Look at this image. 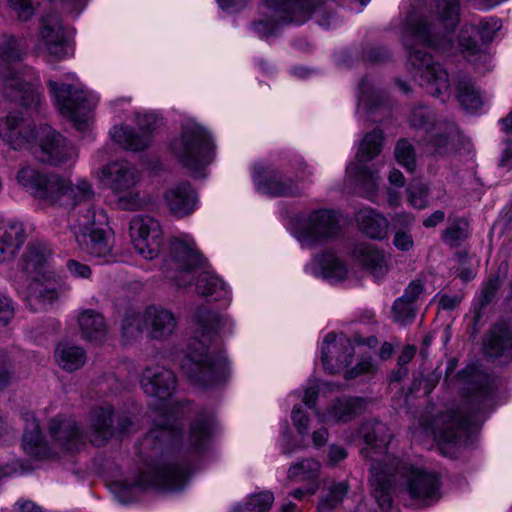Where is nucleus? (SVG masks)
I'll return each instance as SVG.
<instances>
[{"instance_id":"bf43d9fd","label":"nucleus","mask_w":512,"mask_h":512,"mask_svg":"<svg viewBox=\"0 0 512 512\" xmlns=\"http://www.w3.org/2000/svg\"><path fill=\"white\" fill-rule=\"evenodd\" d=\"M374 371V365L370 357H362L357 364L344 374L345 379L351 380L360 375L370 374Z\"/></svg>"},{"instance_id":"6ab92c4d","label":"nucleus","mask_w":512,"mask_h":512,"mask_svg":"<svg viewBox=\"0 0 512 512\" xmlns=\"http://www.w3.org/2000/svg\"><path fill=\"white\" fill-rule=\"evenodd\" d=\"M53 252L47 243L39 240L30 241L19 261L22 272L33 279H43L48 283L56 282L57 275L51 268Z\"/></svg>"},{"instance_id":"2f4dec72","label":"nucleus","mask_w":512,"mask_h":512,"mask_svg":"<svg viewBox=\"0 0 512 512\" xmlns=\"http://www.w3.org/2000/svg\"><path fill=\"white\" fill-rule=\"evenodd\" d=\"M165 200L174 215L183 217L194 211L197 194L190 183L180 182L166 191Z\"/></svg>"},{"instance_id":"c03bdc74","label":"nucleus","mask_w":512,"mask_h":512,"mask_svg":"<svg viewBox=\"0 0 512 512\" xmlns=\"http://www.w3.org/2000/svg\"><path fill=\"white\" fill-rule=\"evenodd\" d=\"M315 261L323 278L331 282H339L345 279L347 268L334 254L330 252L323 253Z\"/></svg>"},{"instance_id":"423d86ee","label":"nucleus","mask_w":512,"mask_h":512,"mask_svg":"<svg viewBox=\"0 0 512 512\" xmlns=\"http://www.w3.org/2000/svg\"><path fill=\"white\" fill-rule=\"evenodd\" d=\"M386 479L389 481L388 491L391 499L393 485L395 487L399 485L419 507L430 506L440 499V481L436 473L415 468L398 458L391 460ZM380 508L389 511L392 505Z\"/></svg>"},{"instance_id":"0e129e2a","label":"nucleus","mask_w":512,"mask_h":512,"mask_svg":"<svg viewBox=\"0 0 512 512\" xmlns=\"http://www.w3.org/2000/svg\"><path fill=\"white\" fill-rule=\"evenodd\" d=\"M13 316L14 306L12 300L0 291V325H7Z\"/></svg>"},{"instance_id":"0eeeda50","label":"nucleus","mask_w":512,"mask_h":512,"mask_svg":"<svg viewBox=\"0 0 512 512\" xmlns=\"http://www.w3.org/2000/svg\"><path fill=\"white\" fill-rule=\"evenodd\" d=\"M323 0H263L260 18L253 22L261 38L274 35L279 24H302L321 11Z\"/></svg>"},{"instance_id":"69168bd1","label":"nucleus","mask_w":512,"mask_h":512,"mask_svg":"<svg viewBox=\"0 0 512 512\" xmlns=\"http://www.w3.org/2000/svg\"><path fill=\"white\" fill-rule=\"evenodd\" d=\"M393 244L398 250L408 251L413 247L414 242L409 231L398 230L394 235Z\"/></svg>"},{"instance_id":"8fccbe9b","label":"nucleus","mask_w":512,"mask_h":512,"mask_svg":"<svg viewBox=\"0 0 512 512\" xmlns=\"http://www.w3.org/2000/svg\"><path fill=\"white\" fill-rule=\"evenodd\" d=\"M468 222L462 218H455L449 222V225L442 232L444 243L455 247L458 246L468 236Z\"/></svg>"},{"instance_id":"bb28decb","label":"nucleus","mask_w":512,"mask_h":512,"mask_svg":"<svg viewBox=\"0 0 512 512\" xmlns=\"http://www.w3.org/2000/svg\"><path fill=\"white\" fill-rule=\"evenodd\" d=\"M40 38L49 55L62 59L68 55V40L62 19L58 14H48L42 18Z\"/></svg>"},{"instance_id":"f8f14e48","label":"nucleus","mask_w":512,"mask_h":512,"mask_svg":"<svg viewBox=\"0 0 512 512\" xmlns=\"http://www.w3.org/2000/svg\"><path fill=\"white\" fill-rule=\"evenodd\" d=\"M98 216H102L100 213ZM78 248L85 254L95 258L99 264H109L118 261L113 252L110 237L97 225V213L89 212L79 215L71 224Z\"/></svg>"},{"instance_id":"58836bf2","label":"nucleus","mask_w":512,"mask_h":512,"mask_svg":"<svg viewBox=\"0 0 512 512\" xmlns=\"http://www.w3.org/2000/svg\"><path fill=\"white\" fill-rule=\"evenodd\" d=\"M354 257L369 270L374 277H382L387 272L383 253L368 243H361L353 250Z\"/></svg>"},{"instance_id":"052dcab7","label":"nucleus","mask_w":512,"mask_h":512,"mask_svg":"<svg viewBox=\"0 0 512 512\" xmlns=\"http://www.w3.org/2000/svg\"><path fill=\"white\" fill-rule=\"evenodd\" d=\"M291 419L293 422L294 427L301 435L308 434L309 431V418L304 413L300 405H295L292 413H291Z\"/></svg>"},{"instance_id":"9b49d317","label":"nucleus","mask_w":512,"mask_h":512,"mask_svg":"<svg viewBox=\"0 0 512 512\" xmlns=\"http://www.w3.org/2000/svg\"><path fill=\"white\" fill-rule=\"evenodd\" d=\"M59 112L67 117L78 131H85L92 119V111L97 105V98L90 92L76 89L50 79L47 83Z\"/></svg>"},{"instance_id":"b1692460","label":"nucleus","mask_w":512,"mask_h":512,"mask_svg":"<svg viewBox=\"0 0 512 512\" xmlns=\"http://www.w3.org/2000/svg\"><path fill=\"white\" fill-rule=\"evenodd\" d=\"M256 189L274 197L296 196L300 189L296 182L270 166L257 164L253 171Z\"/></svg>"},{"instance_id":"4be33fe9","label":"nucleus","mask_w":512,"mask_h":512,"mask_svg":"<svg viewBox=\"0 0 512 512\" xmlns=\"http://www.w3.org/2000/svg\"><path fill=\"white\" fill-rule=\"evenodd\" d=\"M58 177L57 174H46L30 165L20 167L16 173V181L23 190L34 199L49 205L58 185Z\"/></svg>"},{"instance_id":"4468645a","label":"nucleus","mask_w":512,"mask_h":512,"mask_svg":"<svg viewBox=\"0 0 512 512\" xmlns=\"http://www.w3.org/2000/svg\"><path fill=\"white\" fill-rule=\"evenodd\" d=\"M95 191L90 182L85 179L78 180L73 184L69 179L59 175L58 185L52 196L50 206L62 207L66 210H73V217L85 215L89 212L96 213L93 201Z\"/></svg>"},{"instance_id":"864d4df0","label":"nucleus","mask_w":512,"mask_h":512,"mask_svg":"<svg viewBox=\"0 0 512 512\" xmlns=\"http://www.w3.org/2000/svg\"><path fill=\"white\" fill-rule=\"evenodd\" d=\"M15 363L5 350H0V392L9 387L15 380Z\"/></svg>"},{"instance_id":"c85d7f7f","label":"nucleus","mask_w":512,"mask_h":512,"mask_svg":"<svg viewBox=\"0 0 512 512\" xmlns=\"http://www.w3.org/2000/svg\"><path fill=\"white\" fill-rule=\"evenodd\" d=\"M145 325L148 335L155 340H166L171 337L177 328V318L168 309L150 306L144 312Z\"/></svg>"},{"instance_id":"49530a36","label":"nucleus","mask_w":512,"mask_h":512,"mask_svg":"<svg viewBox=\"0 0 512 512\" xmlns=\"http://www.w3.org/2000/svg\"><path fill=\"white\" fill-rule=\"evenodd\" d=\"M441 120L442 119H438L434 112L426 106L414 107L409 116L410 126L416 130H423L425 134Z\"/></svg>"},{"instance_id":"09e8293b","label":"nucleus","mask_w":512,"mask_h":512,"mask_svg":"<svg viewBox=\"0 0 512 512\" xmlns=\"http://www.w3.org/2000/svg\"><path fill=\"white\" fill-rule=\"evenodd\" d=\"M501 286L499 274H493L484 283L479 305L474 308L473 324L477 326L481 319V310L486 307L495 297L496 292Z\"/></svg>"},{"instance_id":"dca6fc26","label":"nucleus","mask_w":512,"mask_h":512,"mask_svg":"<svg viewBox=\"0 0 512 512\" xmlns=\"http://www.w3.org/2000/svg\"><path fill=\"white\" fill-rule=\"evenodd\" d=\"M34 154L38 161L52 166L72 165L78 156L75 146L50 127L43 128Z\"/></svg>"},{"instance_id":"f3484780","label":"nucleus","mask_w":512,"mask_h":512,"mask_svg":"<svg viewBox=\"0 0 512 512\" xmlns=\"http://www.w3.org/2000/svg\"><path fill=\"white\" fill-rule=\"evenodd\" d=\"M130 237L135 250L145 259H154L160 252L162 230L150 216L136 215L130 221Z\"/></svg>"},{"instance_id":"5701e85b","label":"nucleus","mask_w":512,"mask_h":512,"mask_svg":"<svg viewBox=\"0 0 512 512\" xmlns=\"http://www.w3.org/2000/svg\"><path fill=\"white\" fill-rule=\"evenodd\" d=\"M354 346L345 335L336 336L328 333L322 343L321 360L325 371L330 374L339 373L347 367L353 358Z\"/></svg>"},{"instance_id":"680f3d73","label":"nucleus","mask_w":512,"mask_h":512,"mask_svg":"<svg viewBox=\"0 0 512 512\" xmlns=\"http://www.w3.org/2000/svg\"><path fill=\"white\" fill-rule=\"evenodd\" d=\"M68 272L75 278L89 279L92 275L90 266L75 259H69L66 262Z\"/></svg>"},{"instance_id":"f704fd0d","label":"nucleus","mask_w":512,"mask_h":512,"mask_svg":"<svg viewBox=\"0 0 512 512\" xmlns=\"http://www.w3.org/2000/svg\"><path fill=\"white\" fill-rule=\"evenodd\" d=\"M365 409V400L360 397H340L327 408L328 421L349 422L358 417Z\"/></svg>"},{"instance_id":"a878e982","label":"nucleus","mask_w":512,"mask_h":512,"mask_svg":"<svg viewBox=\"0 0 512 512\" xmlns=\"http://www.w3.org/2000/svg\"><path fill=\"white\" fill-rule=\"evenodd\" d=\"M140 385L148 396L166 400L176 388V377L172 370L164 366H148L142 372Z\"/></svg>"},{"instance_id":"f257e3e1","label":"nucleus","mask_w":512,"mask_h":512,"mask_svg":"<svg viewBox=\"0 0 512 512\" xmlns=\"http://www.w3.org/2000/svg\"><path fill=\"white\" fill-rule=\"evenodd\" d=\"M214 418L210 412H200L191 424L188 437L182 441L180 418L171 412L159 414L151 428L139 443V455L144 468L135 480L116 481L112 492L122 504L134 501L138 492L149 487L169 491L182 490L188 480L190 467L187 463L172 461L171 451L181 450L198 454L205 450L212 432Z\"/></svg>"},{"instance_id":"20e7f679","label":"nucleus","mask_w":512,"mask_h":512,"mask_svg":"<svg viewBox=\"0 0 512 512\" xmlns=\"http://www.w3.org/2000/svg\"><path fill=\"white\" fill-rule=\"evenodd\" d=\"M468 413H453L443 416V425L436 430V436L443 443L455 446L466 445L480 415L485 412L493 399L494 386L491 378L482 372L472 371L466 387Z\"/></svg>"},{"instance_id":"9d476101","label":"nucleus","mask_w":512,"mask_h":512,"mask_svg":"<svg viewBox=\"0 0 512 512\" xmlns=\"http://www.w3.org/2000/svg\"><path fill=\"white\" fill-rule=\"evenodd\" d=\"M99 178L115 196V204L121 210L135 211L142 201L136 184L140 180L138 170L129 162L116 160L101 168Z\"/></svg>"},{"instance_id":"6e6d98bb","label":"nucleus","mask_w":512,"mask_h":512,"mask_svg":"<svg viewBox=\"0 0 512 512\" xmlns=\"http://www.w3.org/2000/svg\"><path fill=\"white\" fill-rule=\"evenodd\" d=\"M146 327L145 321H144V313H128L123 320V331L124 334L130 337H134L138 335L143 328Z\"/></svg>"},{"instance_id":"a211bd4d","label":"nucleus","mask_w":512,"mask_h":512,"mask_svg":"<svg viewBox=\"0 0 512 512\" xmlns=\"http://www.w3.org/2000/svg\"><path fill=\"white\" fill-rule=\"evenodd\" d=\"M338 231L336 213L329 209L314 210L301 220L298 238L304 245H312L333 237Z\"/></svg>"},{"instance_id":"aec40b11","label":"nucleus","mask_w":512,"mask_h":512,"mask_svg":"<svg viewBox=\"0 0 512 512\" xmlns=\"http://www.w3.org/2000/svg\"><path fill=\"white\" fill-rule=\"evenodd\" d=\"M49 435L53 455L57 450L63 452L79 451L88 439L78 423L70 417L56 416L49 421Z\"/></svg>"},{"instance_id":"6e6552de","label":"nucleus","mask_w":512,"mask_h":512,"mask_svg":"<svg viewBox=\"0 0 512 512\" xmlns=\"http://www.w3.org/2000/svg\"><path fill=\"white\" fill-rule=\"evenodd\" d=\"M361 432L366 444L361 453L365 458L372 460L370 482L374 497L380 507H390L389 481L386 476L387 470L391 467V462L382 466L375 456L382 455L386 451L391 440V434L387 425L378 420L364 423Z\"/></svg>"},{"instance_id":"e2e57ef3","label":"nucleus","mask_w":512,"mask_h":512,"mask_svg":"<svg viewBox=\"0 0 512 512\" xmlns=\"http://www.w3.org/2000/svg\"><path fill=\"white\" fill-rule=\"evenodd\" d=\"M359 102L365 103L370 107H374L379 105V103L374 100L373 94L376 93L374 87L370 83L368 78H363L359 83Z\"/></svg>"},{"instance_id":"f03ea898","label":"nucleus","mask_w":512,"mask_h":512,"mask_svg":"<svg viewBox=\"0 0 512 512\" xmlns=\"http://www.w3.org/2000/svg\"><path fill=\"white\" fill-rule=\"evenodd\" d=\"M459 0H436V22L411 13L407 19L408 38L404 45L414 76L425 91L446 102L451 96L447 71L418 45L448 51L453 46L452 32L459 22Z\"/></svg>"},{"instance_id":"393cba45","label":"nucleus","mask_w":512,"mask_h":512,"mask_svg":"<svg viewBox=\"0 0 512 512\" xmlns=\"http://www.w3.org/2000/svg\"><path fill=\"white\" fill-rule=\"evenodd\" d=\"M87 421L88 431L85 433L94 446H103L115 434L114 408L109 403L94 406L88 414Z\"/></svg>"},{"instance_id":"72a5a7b5","label":"nucleus","mask_w":512,"mask_h":512,"mask_svg":"<svg viewBox=\"0 0 512 512\" xmlns=\"http://www.w3.org/2000/svg\"><path fill=\"white\" fill-rule=\"evenodd\" d=\"M22 446L25 452L36 458L53 456V448L50 447L40 431L39 423L33 415L25 416V429L22 437Z\"/></svg>"},{"instance_id":"473e14b6","label":"nucleus","mask_w":512,"mask_h":512,"mask_svg":"<svg viewBox=\"0 0 512 512\" xmlns=\"http://www.w3.org/2000/svg\"><path fill=\"white\" fill-rule=\"evenodd\" d=\"M423 292V285L420 281H412L404 291V294L397 298L392 306V318L395 322L406 325L413 321L416 312V302Z\"/></svg>"},{"instance_id":"cd10ccee","label":"nucleus","mask_w":512,"mask_h":512,"mask_svg":"<svg viewBox=\"0 0 512 512\" xmlns=\"http://www.w3.org/2000/svg\"><path fill=\"white\" fill-rule=\"evenodd\" d=\"M35 137L34 126L23 117L10 113L0 120V138L15 150L28 147Z\"/></svg>"},{"instance_id":"ddd939ff","label":"nucleus","mask_w":512,"mask_h":512,"mask_svg":"<svg viewBox=\"0 0 512 512\" xmlns=\"http://www.w3.org/2000/svg\"><path fill=\"white\" fill-rule=\"evenodd\" d=\"M383 133L374 129L367 133L359 145L357 160L359 164H351L347 167V173L354 178L355 182L363 189L364 196L372 200L376 195L379 183L377 172L370 170L363 163L371 161L378 156L382 150Z\"/></svg>"},{"instance_id":"1a4fd4ad","label":"nucleus","mask_w":512,"mask_h":512,"mask_svg":"<svg viewBox=\"0 0 512 512\" xmlns=\"http://www.w3.org/2000/svg\"><path fill=\"white\" fill-rule=\"evenodd\" d=\"M178 161L195 177H204V170L214 157L215 145L208 131L190 123L182 127L181 134L171 143Z\"/></svg>"},{"instance_id":"5fc2aeb1","label":"nucleus","mask_w":512,"mask_h":512,"mask_svg":"<svg viewBox=\"0 0 512 512\" xmlns=\"http://www.w3.org/2000/svg\"><path fill=\"white\" fill-rule=\"evenodd\" d=\"M274 500V496L269 491H264L250 497L246 503L244 512H267Z\"/></svg>"},{"instance_id":"2eb2a0df","label":"nucleus","mask_w":512,"mask_h":512,"mask_svg":"<svg viewBox=\"0 0 512 512\" xmlns=\"http://www.w3.org/2000/svg\"><path fill=\"white\" fill-rule=\"evenodd\" d=\"M203 264L201 254L195 250L192 243L182 239H174L170 243L169 257L165 260L166 276L175 281L178 286L190 283V274Z\"/></svg>"},{"instance_id":"a19ab883","label":"nucleus","mask_w":512,"mask_h":512,"mask_svg":"<svg viewBox=\"0 0 512 512\" xmlns=\"http://www.w3.org/2000/svg\"><path fill=\"white\" fill-rule=\"evenodd\" d=\"M54 356L57 364L69 372L78 370L86 362V352L84 349L70 343L58 344Z\"/></svg>"},{"instance_id":"de8ad7c7","label":"nucleus","mask_w":512,"mask_h":512,"mask_svg":"<svg viewBox=\"0 0 512 512\" xmlns=\"http://www.w3.org/2000/svg\"><path fill=\"white\" fill-rule=\"evenodd\" d=\"M394 157L399 165L407 172L413 173L416 169L417 157L414 146L405 138L399 139L395 145Z\"/></svg>"},{"instance_id":"4c0bfd02","label":"nucleus","mask_w":512,"mask_h":512,"mask_svg":"<svg viewBox=\"0 0 512 512\" xmlns=\"http://www.w3.org/2000/svg\"><path fill=\"white\" fill-rule=\"evenodd\" d=\"M43 279H33L28 286L27 302L33 311H43L50 308L59 298L55 287L45 285Z\"/></svg>"},{"instance_id":"603ef678","label":"nucleus","mask_w":512,"mask_h":512,"mask_svg":"<svg viewBox=\"0 0 512 512\" xmlns=\"http://www.w3.org/2000/svg\"><path fill=\"white\" fill-rule=\"evenodd\" d=\"M409 204L416 209H424L428 206L429 188L420 181L411 183L406 189Z\"/></svg>"},{"instance_id":"79ce46f5","label":"nucleus","mask_w":512,"mask_h":512,"mask_svg":"<svg viewBox=\"0 0 512 512\" xmlns=\"http://www.w3.org/2000/svg\"><path fill=\"white\" fill-rule=\"evenodd\" d=\"M456 97L467 111L477 110L482 106V97L470 78L459 77L456 83Z\"/></svg>"},{"instance_id":"7c9ffc66","label":"nucleus","mask_w":512,"mask_h":512,"mask_svg":"<svg viewBox=\"0 0 512 512\" xmlns=\"http://www.w3.org/2000/svg\"><path fill=\"white\" fill-rule=\"evenodd\" d=\"M484 351L490 358L512 357V318L495 324L484 341Z\"/></svg>"},{"instance_id":"39448f33","label":"nucleus","mask_w":512,"mask_h":512,"mask_svg":"<svg viewBox=\"0 0 512 512\" xmlns=\"http://www.w3.org/2000/svg\"><path fill=\"white\" fill-rule=\"evenodd\" d=\"M25 41L14 35L3 34L0 37V78L4 82V96L11 101L29 108L37 109L42 100L30 77L20 76L9 64L20 61L26 53Z\"/></svg>"},{"instance_id":"ea45409f","label":"nucleus","mask_w":512,"mask_h":512,"mask_svg":"<svg viewBox=\"0 0 512 512\" xmlns=\"http://www.w3.org/2000/svg\"><path fill=\"white\" fill-rule=\"evenodd\" d=\"M457 133V127L454 122L445 119L438 121V124L429 132L424 134V141L432 146L439 155L448 152L449 141Z\"/></svg>"},{"instance_id":"13d9d810","label":"nucleus","mask_w":512,"mask_h":512,"mask_svg":"<svg viewBox=\"0 0 512 512\" xmlns=\"http://www.w3.org/2000/svg\"><path fill=\"white\" fill-rule=\"evenodd\" d=\"M8 2L21 21L29 20L35 13L37 5L35 0H8Z\"/></svg>"},{"instance_id":"774afa93","label":"nucleus","mask_w":512,"mask_h":512,"mask_svg":"<svg viewBox=\"0 0 512 512\" xmlns=\"http://www.w3.org/2000/svg\"><path fill=\"white\" fill-rule=\"evenodd\" d=\"M14 508L18 512H43L39 505L29 499H19L15 502Z\"/></svg>"},{"instance_id":"37998d69","label":"nucleus","mask_w":512,"mask_h":512,"mask_svg":"<svg viewBox=\"0 0 512 512\" xmlns=\"http://www.w3.org/2000/svg\"><path fill=\"white\" fill-rule=\"evenodd\" d=\"M195 286L199 295L213 297L215 301L225 298L228 294L222 280L209 271H203L198 275Z\"/></svg>"},{"instance_id":"e433bc0d","label":"nucleus","mask_w":512,"mask_h":512,"mask_svg":"<svg viewBox=\"0 0 512 512\" xmlns=\"http://www.w3.org/2000/svg\"><path fill=\"white\" fill-rule=\"evenodd\" d=\"M78 325L82 338L93 342H102L107 335L104 317L93 309H87L78 316Z\"/></svg>"},{"instance_id":"4d7b16f0","label":"nucleus","mask_w":512,"mask_h":512,"mask_svg":"<svg viewBox=\"0 0 512 512\" xmlns=\"http://www.w3.org/2000/svg\"><path fill=\"white\" fill-rule=\"evenodd\" d=\"M501 27L502 22L496 17L481 20L477 25L479 35L483 42L492 41L494 35L501 29Z\"/></svg>"},{"instance_id":"338daca9","label":"nucleus","mask_w":512,"mask_h":512,"mask_svg":"<svg viewBox=\"0 0 512 512\" xmlns=\"http://www.w3.org/2000/svg\"><path fill=\"white\" fill-rule=\"evenodd\" d=\"M414 219L415 218L411 213L399 212L392 217V225L395 228L402 230L404 228H409L413 224Z\"/></svg>"},{"instance_id":"412c9836","label":"nucleus","mask_w":512,"mask_h":512,"mask_svg":"<svg viewBox=\"0 0 512 512\" xmlns=\"http://www.w3.org/2000/svg\"><path fill=\"white\" fill-rule=\"evenodd\" d=\"M157 118L152 114L137 117L138 130L126 126H114L110 132L112 139L129 151H141L151 142L152 131L155 129Z\"/></svg>"},{"instance_id":"3c124183","label":"nucleus","mask_w":512,"mask_h":512,"mask_svg":"<svg viewBox=\"0 0 512 512\" xmlns=\"http://www.w3.org/2000/svg\"><path fill=\"white\" fill-rule=\"evenodd\" d=\"M320 463L313 458L304 459L290 466L288 477L290 479H307L312 480L318 477Z\"/></svg>"},{"instance_id":"c9c22d12","label":"nucleus","mask_w":512,"mask_h":512,"mask_svg":"<svg viewBox=\"0 0 512 512\" xmlns=\"http://www.w3.org/2000/svg\"><path fill=\"white\" fill-rule=\"evenodd\" d=\"M359 229L372 239H383L387 235L389 222L372 208H363L356 214Z\"/></svg>"},{"instance_id":"a18cd8bd","label":"nucleus","mask_w":512,"mask_h":512,"mask_svg":"<svg viewBox=\"0 0 512 512\" xmlns=\"http://www.w3.org/2000/svg\"><path fill=\"white\" fill-rule=\"evenodd\" d=\"M348 491L349 485L346 481L332 483L318 502V512H333L343 502Z\"/></svg>"},{"instance_id":"c756f323","label":"nucleus","mask_w":512,"mask_h":512,"mask_svg":"<svg viewBox=\"0 0 512 512\" xmlns=\"http://www.w3.org/2000/svg\"><path fill=\"white\" fill-rule=\"evenodd\" d=\"M26 240L23 223L15 220L0 223V264L14 259Z\"/></svg>"},{"instance_id":"7ed1b4c3","label":"nucleus","mask_w":512,"mask_h":512,"mask_svg":"<svg viewBox=\"0 0 512 512\" xmlns=\"http://www.w3.org/2000/svg\"><path fill=\"white\" fill-rule=\"evenodd\" d=\"M197 329L188 344L181 362L182 372L192 384L207 388L222 382L226 377L225 359L211 350L208 344L213 336L220 332H231L233 322L222 314L205 307L196 312Z\"/></svg>"}]
</instances>
